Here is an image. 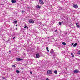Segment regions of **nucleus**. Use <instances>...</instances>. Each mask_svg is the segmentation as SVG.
Masks as SVG:
<instances>
[{
	"label": "nucleus",
	"mask_w": 80,
	"mask_h": 80,
	"mask_svg": "<svg viewBox=\"0 0 80 80\" xmlns=\"http://www.w3.org/2000/svg\"><path fill=\"white\" fill-rule=\"evenodd\" d=\"M52 73H53L52 71L49 70H48L47 72V74H48V75H52Z\"/></svg>",
	"instance_id": "obj_1"
},
{
	"label": "nucleus",
	"mask_w": 80,
	"mask_h": 80,
	"mask_svg": "<svg viewBox=\"0 0 80 80\" xmlns=\"http://www.w3.org/2000/svg\"><path fill=\"white\" fill-rule=\"evenodd\" d=\"M29 22L30 23H34V21H33V20H29Z\"/></svg>",
	"instance_id": "obj_2"
},
{
	"label": "nucleus",
	"mask_w": 80,
	"mask_h": 80,
	"mask_svg": "<svg viewBox=\"0 0 80 80\" xmlns=\"http://www.w3.org/2000/svg\"><path fill=\"white\" fill-rule=\"evenodd\" d=\"M39 3L41 5H43L44 3L43 2V0H39Z\"/></svg>",
	"instance_id": "obj_3"
},
{
	"label": "nucleus",
	"mask_w": 80,
	"mask_h": 80,
	"mask_svg": "<svg viewBox=\"0 0 80 80\" xmlns=\"http://www.w3.org/2000/svg\"><path fill=\"white\" fill-rule=\"evenodd\" d=\"M73 7L75 8H78V5L77 4H73Z\"/></svg>",
	"instance_id": "obj_4"
},
{
	"label": "nucleus",
	"mask_w": 80,
	"mask_h": 80,
	"mask_svg": "<svg viewBox=\"0 0 80 80\" xmlns=\"http://www.w3.org/2000/svg\"><path fill=\"white\" fill-rule=\"evenodd\" d=\"M40 58V55L39 54H37L36 55V58Z\"/></svg>",
	"instance_id": "obj_5"
},
{
	"label": "nucleus",
	"mask_w": 80,
	"mask_h": 80,
	"mask_svg": "<svg viewBox=\"0 0 80 80\" xmlns=\"http://www.w3.org/2000/svg\"><path fill=\"white\" fill-rule=\"evenodd\" d=\"M74 73H78V72H79V71H78V70L76 69V70H75L74 71Z\"/></svg>",
	"instance_id": "obj_6"
},
{
	"label": "nucleus",
	"mask_w": 80,
	"mask_h": 80,
	"mask_svg": "<svg viewBox=\"0 0 80 80\" xmlns=\"http://www.w3.org/2000/svg\"><path fill=\"white\" fill-rule=\"evenodd\" d=\"M11 2L12 3H16V2H17V1L15 0H11Z\"/></svg>",
	"instance_id": "obj_7"
},
{
	"label": "nucleus",
	"mask_w": 80,
	"mask_h": 80,
	"mask_svg": "<svg viewBox=\"0 0 80 80\" xmlns=\"http://www.w3.org/2000/svg\"><path fill=\"white\" fill-rule=\"evenodd\" d=\"M23 60V59H21L19 58H16V60L17 61H20V60Z\"/></svg>",
	"instance_id": "obj_8"
},
{
	"label": "nucleus",
	"mask_w": 80,
	"mask_h": 80,
	"mask_svg": "<svg viewBox=\"0 0 80 80\" xmlns=\"http://www.w3.org/2000/svg\"><path fill=\"white\" fill-rule=\"evenodd\" d=\"M54 52V51H53V50L52 49L51 50L50 53H51V54H52V53H53Z\"/></svg>",
	"instance_id": "obj_9"
},
{
	"label": "nucleus",
	"mask_w": 80,
	"mask_h": 80,
	"mask_svg": "<svg viewBox=\"0 0 80 80\" xmlns=\"http://www.w3.org/2000/svg\"><path fill=\"white\" fill-rule=\"evenodd\" d=\"M63 23V21L59 22V25L61 26L62 25V24Z\"/></svg>",
	"instance_id": "obj_10"
},
{
	"label": "nucleus",
	"mask_w": 80,
	"mask_h": 80,
	"mask_svg": "<svg viewBox=\"0 0 80 80\" xmlns=\"http://www.w3.org/2000/svg\"><path fill=\"white\" fill-rule=\"evenodd\" d=\"M54 73H55V74H57L58 72H57V71L55 70L54 71Z\"/></svg>",
	"instance_id": "obj_11"
},
{
	"label": "nucleus",
	"mask_w": 80,
	"mask_h": 80,
	"mask_svg": "<svg viewBox=\"0 0 80 80\" xmlns=\"http://www.w3.org/2000/svg\"><path fill=\"white\" fill-rule=\"evenodd\" d=\"M37 7L38 8H40L41 7H40L39 5H37Z\"/></svg>",
	"instance_id": "obj_12"
},
{
	"label": "nucleus",
	"mask_w": 80,
	"mask_h": 80,
	"mask_svg": "<svg viewBox=\"0 0 80 80\" xmlns=\"http://www.w3.org/2000/svg\"><path fill=\"white\" fill-rule=\"evenodd\" d=\"M77 45V43H75L73 45V47H76Z\"/></svg>",
	"instance_id": "obj_13"
},
{
	"label": "nucleus",
	"mask_w": 80,
	"mask_h": 80,
	"mask_svg": "<svg viewBox=\"0 0 80 80\" xmlns=\"http://www.w3.org/2000/svg\"><path fill=\"white\" fill-rule=\"evenodd\" d=\"M71 54L72 57H74V55L73 54V53L71 52Z\"/></svg>",
	"instance_id": "obj_14"
},
{
	"label": "nucleus",
	"mask_w": 80,
	"mask_h": 80,
	"mask_svg": "<svg viewBox=\"0 0 80 80\" xmlns=\"http://www.w3.org/2000/svg\"><path fill=\"white\" fill-rule=\"evenodd\" d=\"M12 67H14V68H15V67H16V66H15V65H12Z\"/></svg>",
	"instance_id": "obj_15"
},
{
	"label": "nucleus",
	"mask_w": 80,
	"mask_h": 80,
	"mask_svg": "<svg viewBox=\"0 0 80 80\" xmlns=\"http://www.w3.org/2000/svg\"><path fill=\"white\" fill-rule=\"evenodd\" d=\"M78 23H76V25H77V27L78 28H79V26L78 25Z\"/></svg>",
	"instance_id": "obj_16"
},
{
	"label": "nucleus",
	"mask_w": 80,
	"mask_h": 80,
	"mask_svg": "<svg viewBox=\"0 0 80 80\" xmlns=\"http://www.w3.org/2000/svg\"><path fill=\"white\" fill-rule=\"evenodd\" d=\"M62 44L64 45H66V43H65V42H62Z\"/></svg>",
	"instance_id": "obj_17"
},
{
	"label": "nucleus",
	"mask_w": 80,
	"mask_h": 80,
	"mask_svg": "<svg viewBox=\"0 0 80 80\" xmlns=\"http://www.w3.org/2000/svg\"><path fill=\"white\" fill-rule=\"evenodd\" d=\"M46 50L48 52H49V50H48V48H46Z\"/></svg>",
	"instance_id": "obj_18"
},
{
	"label": "nucleus",
	"mask_w": 80,
	"mask_h": 80,
	"mask_svg": "<svg viewBox=\"0 0 80 80\" xmlns=\"http://www.w3.org/2000/svg\"><path fill=\"white\" fill-rule=\"evenodd\" d=\"M78 54H79V55H80V50L78 51Z\"/></svg>",
	"instance_id": "obj_19"
},
{
	"label": "nucleus",
	"mask_w": 80,
	"mask_h": 80,
	"mask_svg": "<svg viewBox=\"0 0 80 80\" xmlns=\"http://www.w3.org/2000/svg\"><path fill=\"white\" fill-rule=\"evenodd\" d=\"M16 72H17V73H20V71L18 70H16Z\"/></svg>",
	"instance_id": "obj_20"
},
{
	"label": "nucleus",
	"mask_w": 80,
	"mask_h": 80,
	"mask_svg": "<svg viewBox=\"0 0 80 80\" xmlns=\"http://www.w3.org/2000/svg\"><path fill=\"white\" fill-rule=\"evenodd\" d=\"M22 13H25V11H23V10H22Z\"/></svg>",
	"instance_id": "obj_21"
},
{
	"label": "nucleus",
	"mask_w": 80,
	"mask_h": 80,
	"mask_svg": "<svg viewBox=\"0 0 80 80\" xmlns=\"http://www.w3.org/2000/svg\"><path fill=\"white\" fill-rule=\"evenodd\" d=\"M2 78H3V79L4 80H6V79H5V77H2Z\"/></svg>",
	"instance_id": "obj_22"
},
{
	"label": "nucleus",
	"mask_w": 80,
	"mask_h": 80,
	"mask_svg": "<svg viewBox=\"0 0 80 80\" xmlns=\"http://www.w3.org/2000/svg\"><path fill=\"white\" fill-rule=\"evenodd\" d=\"M14 23H17V21H14Z\"/></svg>",
	"instance_id": "obj_23"
},
{
	"label": "nucleus",
	"mask_w": 80,
	"mask_h": 80,
	"mask_svg": "<svg viewBox=\"0 0 80 80\" xmlns=\"http://www.w3.org/2000/svg\"><path fill=\"white\" fill-rule=\"evenodd\" d=\"M58 30L57 29H56V30H55V32H57Z\"/></svg>",
	"instance_id": "obj_24"
},
{
	"label": "nucleus",
	"mask_w": 80,
	"mask_h": 80,
	"mask_svg": "<svg viewBox=\"0 0 80 80\" xmlns=\"http://www.w3.org/2000/svg\"><path fill=\"white\" fill-rule=\"evenodd\" d=\"M27 27V26H25L24 27V28H26Z\"/></svg>",
	"instance_id": "obj_25"
},
{
	"label": "nucleus",
	"mask_w": 80,
	"mask_h": 80,
	"mask_svg": "<svg viewBox=\"0 0 80 80\" xmlns=\"http://www.w3.org/2000/svg\"><path fill=\"white\" fill-rule=\"evenodd\" d=\"M30 73H31V74H32V72H30Z\"/></svg>",
	"instance_id": "obj_26"
},
{
	"label": "nucleus",
	"mask_w": 80,
	"mask_h": 80,
	"mask_svg": "<svg viewBox=\"0 0 80 80\" xmlns=\"http://www.w3.org/2000/svg\"><path fill=\"white\" fill-rule=\"evenodd\" d=\"M51 37H52V38H52V37H53V36L50 37V38H51Z\"/></svg>",
	"instance_id": "obj_27"
},
{
	"label": "nucleus",
	"mask_w": 80,
	"mask_h": 80,
	"mask_svg": "<svg viewBox=\"0 0 80 80\" xmlns=\"http://www.w3.org/2000/svg\"><path fill=\"white\" fill-rule=\"evenodd\" d=\"M15 38V37H14V38H13V40H14Z\"/></svg>",
	"instance_id": "obj_28"
},
{
	"label": "nucleus",
	"mask_w": 80,
	"mask_h": 80,
	"mask_svg": "<svg viewBox=\"0 0 80 80\" xmlns=\"http://www.w3.org/2000/svg\"><path fill=\"white\" fill-rule=\"evenodd\" d=\"M46 80H49V79L48 78L46 79Z\"/></svg>",
	"instance_id": "obj_29"
},
{
	"label": "nucleus",
	"mask_w": 80,
	"mask_h": 80,
	"mask_svg": "<svg viewBox=\"0 0 80 80\" xmlns=\"http://www.w3.org/2000/svg\"><path fill=\"white\" fill-rule=\"evenodd\" d=\"M61 8L60 9H59L60 10H62V8Z\"/></svg>",
	"instance_id": "obj_30"
},
{
	"label": "nucleus",
	"mask_w": 80,
	"mask_h": 80,
	"mask_svg": "<svg viewBox=\"0 0 80 80\" xmlns=\"http://www.w3.org/2000/svg\"><path fill=\"white\" fill-rule=\"evenodd\" d=\"M16 27H17V26H18V25H16Z\"/></svg>",
	"instance_id": "obj_31"
},
{
	"label": "nucleus",
	"mask_w": 80,
	"mask_h": 80,
	"mask_svg": "<svg viewBox=\"0 0 80 80\" xmlns=\"http://www.w3.org/2000/svg\"><path fill=\"white\" fill-rule=\"evenodd\" d=\"M28 8H30V7H28Z\"/></svg>",
	"instance_id": "obj_32"
},
{
	"label": "nucleus",
	"mask_w": 80,
	"mask_h": 80,
	"mask_svg": "<svg viewBox=\"0 0 80 80\" xmlns=\"http://www.w3.org/2000/svg\"><path fill=\"white\" fill-rule=\"evenodd\" d=\"M27 28L28 29V27H27Z\"/></svg>",
	"instance_id": "obj_33"
},
{
	"label": "nucleus",
	"mask_w": 80,
	"mask_h": 80,
	"mask_svg": "<svg viewBox=\"0 0 80 80\" xmlns=\"http://www.w3.org/2000/svg\"><path fill=\"white\" fill-rule=\"evenodd\" d=\"M16 30H17V28H16Z\"/></svg>",
	"instance_id": "obj_34"
},
{
	"label": "nucleus",
	"mask_w": 80,
	"mask_h": 80,
	"mask_svg": "<svg viewBox=\"0 0 80 80\" xmlns=\"http://www.w3.org/2000/svg\"><path fill=\"white\" fill-rule=\"evenodd\" d=\"M11 52L10 51H9V52Z\"/></svg>",
	"instance_id": "obj_35"
},
{
	"label": "nucleus",
	"mask_w": 80,
	"mask_h": 80,
	"mask_svg": "<svg viewBox=\"0 0 80 80\" xmlns=\"http://www.w3.org/2000/svg\"><path fill=\"white\" fill-rule=\"evenodd\" d=\"M26 25H27L26 24H25V26H26Z\"/></svg>",
	"instance_id": "obj_36"
},
{
	"label": "nucleus",
	"mask_w": 80,
	"mask_h": 80,
	"mask_svg": "<svg viewBox=\"0 0 80 80\" xmlns=\"http://www.w3.org/2000/svg\"><path fill=\"white\" fill-rule=\"evenodd\" d=\"M73 45V44H72V45Z\"/></svg>",
	"instance_id": "obj_37"
},
{
	"label": "nucleus",
	"mask_w": 80,
	"mask_h": 80,
	"mask_svg": "<svg viewBox=\"0 0 80 80\" xmlns=\"http://www.w3.org/2000/svg\"><path fill=\"white\" fill-rule=\"evenodd\" d=\"M21 1H22V0H21Z\"/></svg>",
	"instance_id": "obj_38"
}]
</instances>
